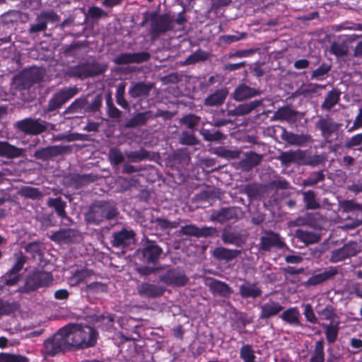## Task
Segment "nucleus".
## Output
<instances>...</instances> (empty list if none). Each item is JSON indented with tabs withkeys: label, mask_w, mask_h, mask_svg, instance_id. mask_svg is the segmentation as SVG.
I'll return each mask as SVG.
<instances>
[{
	"label": "nucleus",
	"mask_w": 362,
	"mask_h": 362,
	"mask_svg": "<svg viewBox=\"0 0 362 362\" xmlns=\"http://www.w3.org/2000/svg\"><path fill=\"white\" fill-rule=\"evenodd\" d=\"M124 85L120 84L117 88L115 98L116 103L122 108L126 109L129 107V104L124 98Z\"/></svg>",
	"instance_id": "69168bd1"
},
{
	"label": "nucleus",
	"mask_w": 362,
	"mask_h": 362,
	"mask_svg": "<svg viewBox=\"0 0 362 362\" xmlns=\"http://www.w3.org/2000/svg\"><path fill=\"white\" fill-rule=\"evenodd\" d=\"M107 286L105 284L101 282L95 281L88 284L86 286L85 291L88 293H97L99 292H105Z\"/></svg>",
	"instance_id": "338daca9"
},
{
	"label": "nucleus",
	"mask_w": 362,
	"mask_h": 362,
	"mask_svg": "<svg viewBox=\"0 0 362 362\" xmlns=\"http://www.w3.org/2000/svg\"><path fill=\"white\" fill-rule=\"evenodd\" d=\"M262 291L258 282L246 281L239 286V294L243 298H257L260 296Z\"/></svg>",
	"instance_id": "a878e982"
},
{
	"label": "nucleus",
	"mask_w": 362,
	"mask_h": 362,
	"mask_svg": "<svg viewBox=\"0 0 362 362\" xmlns=\"http://www.w3.org/2000/svg\"><path fill=\"white\" fill-rule=\"evenodd\" d=\"M42 79L41 74L35 70H28L22 73L21 80L23 88H29L34 83H40Z\"/></svg>",
	"instance_id": "e433bc0d"
},
{
	"label": "nucleus",
	"mask_w": 362,
	"mask_h": 362,
	"mask_svg": "<svg viewBox=\"0 0 362 362\" xmlns=\"http://www.w3.org/2000/svg\"><path fill=\"white\" fill-rule=\"evenodd\" d=\"M150 119H153L152 111L146 110L138 112L127 121L124 127L126 128H136L139 126H143L145 125Z\"/></svg>",
	"instance_id": "c756f323"
},
{
	"label": "nucleus",
	"mask_w": 362,
	"mask_h": 362,
	"mask_svg": "<svg viewBox=\"0 0 362 362\" xmlns=\"http://www.w3.org/2000/svg\"><path fill=\"white\" fill-rule=\"evenodd\" d=\"M93 274V272L91 269L85 268L81 269H77L70 277V284L71 286H78L86 281V279L90 277Z\"/></svg>",
	"instance_id": "ea45409f"
},
{
	"label": "nucleus",
	"mask_w": 362,
	"mask_h": 362,
	"mask_svg": "<svg viewBox=\"0 0 362 362\" xmlns=\"http://www.w3.org/2000/svg\"><path fill=\"white\" fill-rule=\"evenodd\" d=\"M200 132L204 139L207 141H219L223 138V134L220 131L211 132L209 129H203Z\"/></svg>",
	"instance_id": "bf43d9fd"
},
{
	"label": "nucleus",
	"mask_w": 362,
	"mask_h": 362,
	"mask_svg": "<svg viewBox=\"0 0 362 362\" xmlns=\"http://www.w3.org/2000/svg\"><path fill=\"white\" fill-rule=\"evenodd\" d=\"M53 280L52 273L44 270H36L26 276L24 284L19 286L15 292L21 294H28L37 291L40 288L47 287L52 285Z\"/></svg>",
	"instance_id": "20e7f679"
},
{
	"label": "nucleus",
	"mask_w": 362,
	"mask_h": 362,
	"mask_svg": "<svg viewBox=\"0 0 362 362\" xmlns=\"http://www.w3.org/2000/svg\"><path fill=\"white\" fill-rule=\"evenodd\" d=\"M241 254V250L217 247L213 251V256L218 261L230 262Z\"/></svg>",
	"instance_id": "cd10ccee"
},
{
	"label": "nucleus",
	"mask_w": 362,
	"mask_h": 362,
	"mask_svg": "<svg viewBox=\"0 0 362 362\" xmlns=\"http://www.w3.org/2000/svg\"><path fill=\"white\" fill-rule=\"evenodd\" d=\"M106 104L107 115L110 118L118 119L121 117L122 112L113 104L110 95L106 98Z\"/></svg>",
	"instance_id": "680f3d73"
},
{
	"label": "nucleus",
	"mask_w": 362,
	"mask_h": 362,
	"mask_svg": "<svg viewBox=\"0 0 362 362\" xmlns=\"http://www.w3.org/2000/svg\"><path fill=\"white\" fill-rule=\"evenodd\" d=\"M295 237L305 245L317 243L320 240V236L312 231L298 228L295 231Z\"/></svg>",
	"instance_id": "c9c22d12"
},
{
	"label": "nucleus",
	"mask_w": 362,
	"mask_h": 362,
	"mask_svg": "<svg viewBox=\"0 0 362 362\" xmlns=\"http://www.w3.org/2000/svg\"><path fill=\"white\" fill-rule=\"evenodd\" d=\"M339 321H331L329 325L322 324V326L325 328V334L327 343L332 344L338 338L340 329Z\"/></svg>",
	"instance_id": "f704fd0d"
},
{
	"label": "nucleus",
	"mask_w": 362,
	"mask_h": 362,
	"mask_svg": "<svg viewBox=\"0 0 362 362\" xmlns=\"http://www.w3.org/2000/svg\"><path fill=\"white\" fill-rule=\"evenodd\" d=\"M332 69V65L325 62H322L319 67L313 70L310 78L312 80L322 81L326 78L328 73Z\"/></svg>",
	"instance_id": "a18cd8bd"
},
{
	"label": "nucleus",
	"mask_w": 362,
	"mask_h": 362,
	"mask_svg": "<svg viewBox=\"0 0 362 362\" xmlns=\"http://www.w3.org/2000/svg\"><path fill=\"white\" fill-rule=\"evenodd\" d=\"M228 94L227 88L218 89L204 99V105L209 107L220 106L224 103Z\"/></svg>",
	"instance_id": "c85d7f7f"
},
{
	"label": "nucleus",
	"mask_w": 362,
	"mask_h": 362,
	"mask_svg": "<svg viewBox=\"0 0 362 362\" xmlns=\"http://www.w3.org/2000/svg\"><path fill=\"white\" fill-rule=\"evenodd\" d=\"M71 229H61L58 231L53 233L49 238L55 243H66L71 238Z\"/></svg>",
	"instance_id": "3c124183"
},
{
	"label": "nucleus",
	"mask_w": 362,
	"mask_h": 362,
	"mask_svg": "<svg viewBox=\"0 0 362 362\" xmlns=\"http://www.w3.org/2000/svg\"><path fill=\"white\" fill-rule=\"evenodd\" d=\"M209 287L212 293L224 298L229 297L233 293V290L228 284L216 279L211 281L209 284Z\"/></svg>",
	"instance_id": "473e14b6"
},
{
	"label": "nucleus",
	"mask_w": 362,
	"mask_h": 362,
	"mask_svg": "<svg viewBox=\"0 0 362 362\" xmlns=\"http://www.w3.org/2000/svg\"><path fill=\"white\" fill-rule=\"evenodd\" d=\"M103 105L101 94L95 95L91 102L88 101V95H82L75 99L64 111L63 114L76 115L75 117H82L84 115H94L100 110Z\"/></svg>",
	"instance_id": "7ed1b4c3"
},
{
	"label": "nucleus",
	"mask_w": 362,
	"mask_h": 362,
	"mask_svg": "<svg viewBox=\"0 0 362 362\" xmlns=\"http://www.w3.org/2000/svg\"><path fill=\"white\" fill-rule=\"evenodd\" d=\"M78 93V88L74 86H65L52 94L47 103L46 111L52 112L61 108L65 103Z\"/></svg>",
	"instance_id": "6e6552de"
},
{
	"label": "nucleus",
	"mask_w": 362,
	"mask_h": 362,
	"mask_svg": "<svg viewBox=\"0 0 362 362\" xmlns=\"http://www.w3.org/2000/svg\"><path fill=\"white\" fill-rule=\"evenodd\" d=\"M160 281L167 286L173 287H182L187 284L189 278L185 272L178 268H172L159 276Z\"/></svg>",
	"instance_id": "9d476101"
},
{
	"label": "nucleus",
	"mask_w": 362,
	"mask_h": 362,
	"mask_svg": "<svg viewBox=\"0 0 362 362\" xmlns=\"http://www.w3.org/2000/svg\"><path fill=\"white\" fill-rule=\"evenodd\" d=\"M65 331L62 327L52 337L45 340L41 351L45 357H53L59 353L71 351Z\"/></svg>",
	"instance_id": "423d86ee"
},
{
	"label": "nucleus",
	"mask_w": 362,
	"mask_h": 362,
	"mask_svg": "<svg viewBox=\"0 0 362 362\" xmlns=\"http://www.w3.org/2000/svg\"><path fill=\"white\" fill-rule=\"evenodd\" d=\"M136 233L132 229L123 227L112 233L111 245L114 247H126L134 243Z\"/></svg>",
	"instance_id": "4468645a"
},
{
	"label": "nucleus",
	"mask_w": 362,
	"mask_h": 362,
	"mask_svg": "<svg viewBox=\"0 0 362 362\" xmlns=\"http://www.w3.org/2000/svg\"><path fill=\"white\" fill-rule=\"evenodd\" d=\"M262 160L263 155L250 151L245 153V158L240 161V165L244 170L249 171L259 165Z\"/></svg>",
	"instance_id": "bb28decb"
},
{
	"label": "nucleus",
	"mask_w": 362,
	"mask_h": 362,
	"mask_svg": "<svg viewBox=\"0 0 362 362\" xmlns=\"http://www.w3.org/2000/svg\"><path fill=\"white\" fill-rule=\"evenodd\" d=\"M24 149L11 144L6 141H0V157L7 159H15L22 157Z\"/></svg>",
	"instance_id": "5701e85b"
},
{
	"label": "nucleus",
	"mask_w": 362,
	"mask_h": 362,
	"mask_svg": "<svg viewBox=\"0 0 362 362\" xmlns=\"http://www.w3.org/2000/svg\"><path fill=\"white\" fill-rule=\"evenodd\" d=\"M153 87L152 83L139 81L131 86L128 90L129 96L134 99L142 97H147Z\"/></svg>",
	"instance_id": "393cba45"
},
{
	"label": "nucleus",
	"mask_w": 362,
	"mask_h": 362,
	"mask_svg": "<svg viewBox=\"0 0 362 362\" xmlns=\"http://www.w3.org/2000/svg\"><path fill=\"white\" fill-rule=\"evenodd\" d=\"M118 215L119 211L114 202L96 200L89 206L84 218L86 223L98 226L104 221L116 218Z\"/></svg>",
	"instance_id": "f03ea898"
},
{
	"label": "nucleus",
	"mask_w": 362,
	"mask_h": 362,
	"mask_svg": "<svg viewBox=\"0 0 362 362\" xmlns=\"http://www.w3.org/2000/svg\"><path fill=\"white\" fill-rule=\"evenodd\" d=\"M240 358L243 362H256L255 351L251 344H244L240 349Z\"/></svg>",
	"instance_id": "603ef678"
},
{
	"label": "nucleus",
	"mask_w": 362,
	"mask_h": 362,
	"mask_svg": "<svg viewBox=\"0 0 362 362\" xmlns=\"http://www.w3.org/2000/svg\"><path fill=\"white\" fill-rule=\"evenodd\" d=\"M64 328L71 351L93 347L97 343L98 333L91 326L69 323Z\"/></svg>",
	"instance_id": "f257e3e1"
},
{
	"label": "nucleus",
	"mask_w": 362,
	"mask_h": 362,
	"mask_svg": "<svg viewBox=\"0 0 362 362\" xmlns=\"http://www.w3.org/2000/svg\"><path fill=\"white\" fill-rule=\"evenodd\" d=\"M95 177L93 174H73L70 180L76 189H79L88 183L94 182Z\"/></svg>",
	"instance_id": "79ce46f5"
},
{
	"label": "nucleus",
	"mask_w": 362,
	"mask_h": 362,
	"mask_svg": "<svg viewBox=\"0 0 362 362\" xmlns=\"http://www.w3.org/2000/svg\"><path fill=\"white\" fill-rule=\"evenodd\" d=\"M209 57L210 54L208 52L198 49L186 58L184 64L191 65L200 62H205Z\"/></svg>",
	"instance_id": "37998d69"
},
{
	"label": "nucleus",
	"mask_w": 362,
	"mask_h": 362,
	"mask_svg": "<svg viewBox=\"0 0 362 362\" xmlns=\"http://www.w3.org/2000/svg\"><path fill=\"white\" fill-rule=\"evenodd\" d=\"M142 247L140 249L144 262L147 264L156 265L163 253V249L148 238L142 240Z\"/></svg>",
	"instance_id": "1a4fd4ad"
},
{
	"label": "nucleus",
	"mask_w": 362,
	"mask_h": 362,
	"mask_svg": "<svg viewBox=\"0 0 362 362\" xmlns=\"http://www.w3.org/2000/svg\"><path fill=\"white\" fill-rule=\"evenodd\" d=\"M284 306L279 301L269 298L260 305L259 320H267L278 315L284 310Z\"/></svg>",
	"instance_id": "6ab92c4d"
},
{
	"label": "nucleus",
	"mask_w": 362,
	"mask_h": 362,
	"mask_svg": "<svg viewBox=\"0 0 362 362\" xmlns=\"http://www.w3.org/2000/svg\"><path fill=\"white\" fill-rule=\"evenodd\" d=\"M107 64L95 61L81 62L69 67L66 75L69 77L85 79L103 74L107 69Z\"/></svg>",
	"instance_id": "39448f33"
},
{
	"label": "nucleus",
	"mask_w": 362,
	"mask_h": 362,
	"mask_svg": "<svg viewBox=\"0 0 362 362\" xmlns=\"http://www.w3.org/2000/svg\"><path fill=\"white\" fill-rule=\"evenodd\" d=\"M284 246L285 243L280 235L273 230H266L264 235L260 238L259 247L263 251H269L272 247L280 250Z\"/></svg>",
	"instance_id": "2eb2a0df"
},
{
	"label": "nucleus",
	"mask_w": 362,
	"mask_h": 362,
	"mask_svg": "<svg viewBox=\"0 0 362 362\" xmlns=\"http://www.w3.org/2000/svg\"><path fill=\"white\" fill-rule=\"evenodd\" d=\"M313 139L310 134H293L291 146H304L308 143L312 142Z\"/></svg>",
	"instance_id": "4d7b16f0"
},
{
	"label": "nucleus",
	"mask_w": 362,
	"mask_h": 362,
	"mask_svg": "<svg viewBox=\"0 0 362 362\" xmlns=\"http://www.w3.org/2000/svg\"><path fill=\"white\" fill-rule=\"evenodd\" d=\"M20 194L25 198L33 200L40 199L43 196L39 189L30 186L23 187L20 190Z\"/></svg>",
	"instance_id": "09e8293b"
},
{
	"label": "nucleus",
	"mask_w": 362,
	"mask_h": 362,
	"mask_svg": "<svg viewBox=\"0 0 362 362\" xmlns=\"http://www.w3.org/2000/svg\"><path fill=\"white\" fill-rule=\"evenodd\" d=\"M165 291V288L160 285L144 282L137 286L138 294L144 298H156L162 296Z\"/></svg>",
	"instance_id": "aec40b11"
},
{
	"label": "nucleus",
	"mask_w": 362,
	"mask_h": 362,
	"mask_svg": "<svg viewBox=\"0 0 362 362\" xmlns=\"http://www.w3.org/2000/svg\"><path fill=\"white\" fill-rule=\"evenodd\" d=\"M17 127L19 130L28 135H38L47 130V122L39 119L25 118L18 121Z\"/></svg>",
	"instance_id": "ddd939ff"
},
{
	"label": "nucleus",
	"mask_w": 362,
	"mask_h": 362,
	"mask_svg": "<svg viewBox=\"0 0 362 362\" xmlns=\"http://www.w3.org/2000/svg\"><path fill=\"white\" fill-rule=\"evenodd\" d=\"M341 127V124L334 122L332 118L327 115L326 117H320L315 123V127L321 132L323 138L327 139L332 134L337 132Z\"/></svg>",
	"instance_id": "a211bd4d"
},
{
	"label": "nucleus",
	"mask_w": 362,
	"mask_h": 362,
	"mask_svg": "<svg viewBox=\"0 0 362 362\" xmlns=\"http://www.w3.org/2000/svg\"><path fill=\"white\" fill-rule=\"evenodd\" d=\"M72 148L70 146L54 145L37 149L33 156L36 159L47 161L52 160L54 158L69 153Z\"/></svg>",
	"instance_id": "9b49d317"
},
{
	"label": "nucleus",
	"mask_w": 362,
	"mask_h": 362,
	"mask_svg": "<svg viewBox=\"0 0 362 362\" xmlns=\"http://www.w3.org/2000/svg\"><path fill=\"white\" fill-rule=\"evenodd\" d=\"M48 206L53 208L57 216L62 219L67 218L66 212V202L62 197L49 198L47 200Z\"/></svg>",
	"instance_id": "58836bf2"
},
{
	"label": "nucleus",
	"mask_w": 362,
	"mask_h": 362,
	"mask_svg": "<svg viewBox=\"0 0 362 362\" xmlns=\"http://www.w3.org/2000/svg\"><path fill=\"white\" fill-rule=\"evenodd\" d=\"M341 94L339 89L333 88L327 92L323 103L321 104V108L329 111L340 101Z\"/></svg>",
	"instance_id": "72a5a7b5"
},
{
	"label": "nucleus",
	"mask_w": 362,
	"mask_h": 362,
	"mask_svg": "<svg viewBox=\"0 0 362 362\" xmlns=\"http://www.w3.org/2000/svg\"><path fill=\"white\" fill-rule=\"evenodd\" d=\"M325 341L320 339L316 341L314 351L310 358L309 362H325Z\"/></svg>",
	"instance_id": "c03bdc74"
},
{
	"label": "nucleus",
	"mask_w": 362,
	"mask_h": 362,
	"mask_svg": "<svg viewBox=\"0 0 362 362\" xmlns=\"http://www.w3.org/2000/svg\"><path fill=\"white\" fill-rule=\"evenodd\" d=\"M243 216V212L239 207L232 206L221 208L219 210L213 211L210 219L221 223L229 221H236Z\"/></svg>",
	"instance_id": "f8f14e48"
},
{
	"label": "nucleus",
	"mask_w": 362,
	"mask_h": 362,
	"mask_svg": "<svg viewBox=\"0 0 362 362\" xmlns=\"http://www.w3.org/2000/svg\"><path fill=\"white\" fill-rule=\"evenodd\" d=\"M263 100H255L249 103H241L233 109L228 110L227 115L230 117H240L251 113L262 105Z\"/></svg>",
	"instance_id": "412c9836"
},
{
	"label": "nucleus",
	"mask_w": 362,
	"mask_h": 362,
	"mask_svg": "<svg viewBox=\"0 0 362 362\" xmlns=\"http://www.w3.org/2000/svg\"><path fill=\"white\" fill-rule=\"evenodd\" d=\"M16 262L13 267L8 269L11 274H18L23 268L24 264L27 261V257L24 255L21 252L15 254Z\"/></svg>",
	"instance_id": "13d9d810"
},
{
	"label": "nucleus",
	"mask_w": 362,
	"mask_h": 362,
	"mask_svg": "<svg viewBox=\"0 0 362 362\" xmlns=\"http://www.w3.org/2000/svg\"><path fill=\"white\" fill-rule=\"evenodd\" d=\"M339 272L336 267H329L323 272L313 275L305 282L306 286H317L337 275Z\"/></svg>",
	"instance_id": "b1692460"
},
{
	"label": "nucleus",
	"mask_w": 362,
	"mask_h": 362,
	"mask_svg": "<svg viewBox=\"0 0 362 362\" xmlns=\"http://www.w3.org/2000/svg\"><path fill=\"white\" fill-rule=\"evenodd\" d=\"M329 52L336 57L340 58L348 54L349 47L344 42H334L330 46Z\"/></svg>",
	"instance_id": "864d4df0"
},
{
	"label": "nucleus",
	"mask_w": 362,
	"mask_h": 362,
	"mask_svg": "<svg viewBox=\"0 0 362 362\" xmlns=\"http://www.w3.org/2000/svg\"><path fill=\"white\" fill-rule=\"evenodd\" d=\"M40 20H42L46 22V25H47V23H57L60 21L59 16L54 11H42L39 15Z\"/></svg>",
	"instance_id": "052dcab7"
},
{
	"label": "nucleus",
	"mask_w": 362,
	"mask_h": 362,
	"mask_svg": "<svg viewBox=\"0 0 362 362\" xmlns=\"http://www.w3.org/2000/svg\"><path fill=\"white\" fill-rule=\"evenodd\" d=\"M217 232L216 228L214 227L199 228L193 224H189L182 226L179 233L183 235L193 236L196 238L212 237Z\"/></svg>",
	"instance_id": "f3484780"
},
{
	"label": "nucleus",
	"mask_w": 362,
	"mask_h": 362,
	"mask_svg": "<svg viewBox=\"0 0 362 362\" xmlns=\"http://www.w3.org/2000/svg\"><path fill=\"white\" fill-rule=\"evenodd\" d=\"M325 159V156L320 154L308 156L307 151H304V158L302 160L301 165L314 167L324 163Z\"/></svg>",
	"instance_id": "5fc2aeb1"
},
{
	"label": "nucleus",
	"mask_w": 362,
	"mask_h": 362,
	"mask_svg": "<svg viewBox=\"0 0 362 362\" xmlns=\"http://www.w3.org/2000/svg\"><path fill=\"white\" fill-rule=\"evenodd\" d=\"M215 153L223 158L226 159H236L240 156L241 151L240 150H230L226 148L225 146H219L216 148Z\"/></svg>",
	"instance_id": "8fccbe9b"
},
{
	"label": "nucleus",
	"mask_w": 362,
	"mask_h": 362,
	"mask_svg": "<svg viewBox=\"0 0 362 362\" xmlns=\"http://www.w3.org/2000/svg\"><path fill=\"white\" fill-rule=\"evenodd\" d=\"M301 194L306 209L315 210L320 207V204L317 200L316 194L314 191H302Z\"/></svg>",
	"instance_id": "a19ab883"
},
{
	"label": "nucleus",
	"mask_w": 362,
	"mask_h": 362,
	"mask_svg": "<svg viewBox=\"0 0 362 362\" xmlns=\"http://www.w3.org/2000/svg\"><path fill=\"white\" fill-rule=\"evenodd\" d=\"M179 142L183 145L194 146L198 144V139L193 133L183 132L179 139Z\"/></svg>",
	"instance_id": "e2e57ef3"
},
{
	"label": "nucleus",
	"mask_w": 362,
	"mask_h": 362,
	"mask_svg": "<svg viewBox=\"0 0 362 362\" xmlns=\"http://www.w3.org/2000/svg\"><path fill=\"white\" fill-rule=\"evenodd\" d=\"M298 112L288 106L279 107L274 114V119L281 121L293 122L296 119Z\"/></svg>",
	"instance_id": "4c0bfd02"
},
{
	"label": "nucleus",
	"mask_w": 362,
	"mask_h": 362,
	"mask_svg": "<svg viewBox=\"0 0 362 362\" xmlns=\"http://www.w3.org/2000/svg\"><path fill=\"white\" fill-rule=\"evenodd\" d=\"M17 309L16 303H9L0 298V315H10Z\"/></svg>",
	"instance_id": "0e129e2a"
},
{
	"label": "nucleus",
	"mask_w": 362,
	"mask_h": 362,
	"mask_svg": "<svg viewBox=\"0 0 362 362\" xmlns=\"http://www.w3.org/2000/svg\"><path fill=\"white\" fill-rule=\"evenodd\" d=\"M108 159L111 165L117 166L124 161V158L119 148L113 147L109 151Z\"/></svg>",
	"instance_id": "6e6d98bb"
},
{
	"label": "nucleus",
	"mask_w": 362,
	"mask_h": 362,
	"mask_svg": "<svg viewBox=\"0 0 362 362\" xmlns=\"http://www.w3.org/2000/svg\"><path fill=\"white\" fill-rule=\"evenodd\" d=\"M262 91L256 88L250 87L245 83L238 84L232 93V98L238 102L245 101L259 96Z\"/></svg>",
	"instance_id": "dca6fc26"
},
{
	"label": "nucleus",
	"mask_w": 362,
	"mask_h": 362,
	"mask_svg": "<svg viewBox=\"0 0 362 362\" xmlns=\"http://www.w3.org/2000/svg\"><path fill=\"white\" fill-rule=\"evenodd\" d=\"M151 18L149 34L153 40L174 29V19L168 13L158 14L152 11Z\"/></svg>",
	"instance_id": "0eeeda50"
},
{
	"label": "nucleus",
	"mask_w": 362,
	"mask_h": 362,
	"mask_svg": "<svg viewBox=\"0 0 362 362\" xmlns=\"http://www.w3.org/2000/svg\"><path fill=\"white\" fill-rule=\"evenodd\" d=\"M221 240L225 244L242 247L245 244L247 237L240 233L225 230L222 233Z\"/></svg>",
	"instance_id": "2f4dec72"
},
{
	"label": "nucleus",
	"mask_w": 362,
	"mask_h": 362,
	"mask_svg": "<svg viewBox=\"0 0 362 362\" xmlns=\"http://www.w3.org/2000/svg\"><path fill=\"white\" fill-rule=\"evenodd\" d=\"M279 317L289 325L294 327L302 326L300 321V314L297 307H291L283 310Z\"/></svg>",
	"instance_id": "7c9ffc66"
},
{
	"label": "nucleus",
	"mask_w": 362,
	"mask_h": 362,
	"mask_svg": "<svg viewBox=\"0 0 362 362\" xmlns=\"http://www.w3.org/2000/svg\"><path fill=\"white\" fill-rule=\"evenodd\" d=\"M125 156L132 162H139L148 159L150 158V153L146 149L141 148L139 151L127 152Z\"/></svg>",
	"instance_id": "de8ad7c7"
},
{
	"label": "nucleus",
	"mask_w": 362,
	"mask_h": 362,
	"mask_svg": "<svg viewBox=\"0 0 362 362\" xmlns=\"http://www.w3.org/2000/svg\"><path fill=\"white\" fill-rule=\"evenodd\" d=\"M325 175L324 170L313 172L310 176L303 180L302 185L303 187H311L325 180Z\"/></svg>",
	"instance_id": "49530a36"
},
{
	"label": "nucleus",
	"mask_w": 362,
	"mask_h": 362,
	"mask_svg": "<svg viewBox=\"0 0 362 362\" xmlns=\"http://www.w3.org/2000/svg\"><path fill=\"white\" fill-rule=\"evenodd\" d=\"M0 362H29V359L21 355L3 354L0 355Z\"/></svg>",
	"instance_id": "774afa93"
},
{
	"label": "nucleus",
	"mask_w": 362,
	"mask_h": 362,
	"mask_svg": "<svg viewBox=\"0 0 362 362\" xmlns=\"http://www.w3.org/2000/svg\"><path fill=\"white\" fill-rule=\"evenodd\" d=\"M303 158L304 151L301 149L282 151L278 156V160H280L281 164L284 166H288L291 163L301 165Z\"/></svg>",
	"instance_id": "4be33fe9"
}]
</instances>
